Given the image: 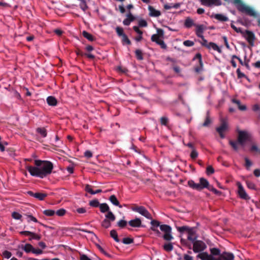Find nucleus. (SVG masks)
<instances>
[{"label": "nucleus", "instance_id": "obj_1", "mask_svg": "<svg viewBox=\"0 0 260 260\" xmlns=\"http://www.w3.org/2000/svg\"><path fill=\"white\" fill-rule=\"evenodd\" d=\"M35 164L36 167L26 166V168L31 175L41 178L50 174L53 168V164L49 161L35 160Z\"/></svg>", "mask_w": 260, "mask_h": 260}, {"label": "nucleus", "instance_id": "obj_2", "mask_svg": "<svg viewBox=\"0 0 260 260\" xmlns=\"http://www.w3.org/2000/svg\"><path fill=\"white\" fill-rule=\"evenodd\" d=\"M151 230L154 232L157 236L160 237L161 233L158 230L159 227L160 230L164 233L162 236L163 238L167 241H171L173 239V237L171 234L172 229L167 224L160 225L159 221L156 220H152L151 221Z\"/></svg>", "mask_w": 260, "mask_h": 260}, {"label": "nucleus", "instance_id": "obj_3", "mask_svg": "<svg viewBox=\"0 0 260 260\" xmlns=\"http://www.w3.org/2000/svg\"><path fill=\"white\" fill-rule=\"evenodd\" d=\"M156 34H154L151 36V40L159 45L162 49H167V45L164 41V31L162 29L157 28L156 29Z\"/></svg>", "mask_w": 260, "mask_h": 260}, {"label": "nucleus", "instance_id": "obj_4", "mask_svg": "<svg viewBox=\"0 0 260 260\" xmlns=\"http://www.w3.org/2000/svg\"><path fill=\"white\" fill-rule=\"evenodd\" d=\"M238 11L244 13L248 15L253 17L256 16V12L250 7H248L245 5L244 4H240L239 6H238Z\"/></svg>", "mask_w": 260, "mask_h": 260}, {"label": "nucleus", "instance_id": "obj_5", "mask_svg": "<svg viewBox=\"0 0 260 260\" xmlns=\"http://www.w3.org/2000/svg\"><path fill=\"white\" fill-rule=\"evenodd\" d=\"M133 211L137 212L147 219H152V217L147 210L143 206H136L132 208Z\"/></svg>", "mask_w": 260, "mask_h": 260}, {"label": "nucleus", "instance_id": "obj_6", "mask_svg": "<svg viewBox=\"0 0 260 260\" xmlns=\"http://www.w3.org/2000/svg\"><path fill=\"white\" fill-rule=\"evenodd\" d=\"M206 248L205 243L200 240L193 241V250L194 252H199L203 251Z\"/></svg>", "mask_w": 260, "mask_h": 260}, {"label": "nucleus", "instance_id": "obj_7", "mask_svg": "<svg viewBox=\"0 0 260 260\" xmlns=\"http://www.w3.org/2000/svg\"><path fill=\"white\" fill-rule=\"evenodd\" d=\"M221 122L220 126L217 127L216 131L220 135V137L223 138L224 137V133L228 129V124L224 119H222Z\"/></svg>", "mask_w": 260, "mask_h": 260}, {"label": "nucleus", "instance_id": "obj_8", "mask_svg": "<svg viewBox=\"0 0 260 260\" xmlns=\"http://www.w3.org/2000/svg\"><path fill=\"white\" fill-rule=\"evenodd\" d=\"M237 185L238 187V193L239 197L243 199L244 200H249L250 199L249 197L246 193L244 187L242 185L241 183L239 182L237 183Z\"/></svg>", "mask_w": 260, "mask_h": 260}, {"label": "nucleus", "instance_id": "obj_9", "mask_svg": "<svg viewBox=\"0 0 260 260\" xmlns=\"http://www.w3.org/2000/svg\"><path fill=\"white\" fill-rule=\"evenodd\" d=\"M248 139V134L244 131H240L238 134V141L240 144L243 145Z\"/></svg>", "mask_w": 260, "mask_h": 260}, {"label": "nucleus", "instance_id": "obj_10", "mask_svg": "<svg viewBox=\"0 0 260 260\" xmlns=\"http://www.w3.org/2000/svg\"><path fill=\"white\" fill-rule=\"evenodd\" d=\"M234 255L233 253L224 252L221 254L216 260H233Z\"/></svg>", "mask_w": 260, "mask_h": 260}, {"label": "nucleus", "instance_id": "obj_11", "mask_svg": "<svg viewBox=\"0 0 260 260\" xmlns=\"http://www.w3.org/2000/svg\"><path fill=\"white\" fill-rule=\"evenodd\" d=\"M196 27V33L199 38H203V34L206 27L204 25H194Z\"/></svg>", "mask_w": 260, "mask_h": 260}, {"label": "nucleus", "instance_id": "obj_12", "mask_svg": "<svg viewBox=\"0 0 260 260\" xmlns=\"http://www.w3.org/2000/svg\"><path fill=\"white\" fill-rule=\"evenodd\" d=\"M187 233V239L188 240L193 242L197 238L195 230L193 228L188 230Z\"/></svg>", "mask_w": 260, "mask_h": 260}, {"label": "nucleus", "instance_id": "obj_13", "mask_svg": "<svg viewBox=\"0 0 260 260\" xmlns=\"http://www.w3.org/2000/svg\"><path fill=\"white\" fill-rule=\"evenodd\" d=\"M198 59L199 62L200 63V67H196L195 68V71L197 73H200L203 69V62L202 60V56L200 53H198L196 54V56L194 57V59Z\"/></svg>", "mask_w": 260, "mask_h": 260}, {"label": "nucleus", "instance_id": "obj_14", "mask_svg": "<svg viewBox=\"0 0 260 260\" xmlns=\"http://www.w3.org/2000/svg\"><path fill=\"white\" fill-rule=\"evenodd\" d=\"M128 223L132 227H140L141 225V220L140 218H136L130 220Z\"/></svg>", "mask_w": 260, "mask_h": 260}, {"label": "nucleus", "instance_id": "obj_15", "mask_svg": "<svg viewBox=\"0 0 260 260\" xmlns=\"http://www.w3.org/2000/svg\"><path fill=\"white\" fill-rule=\"evenodd\" d=\"M148 9L149 11V14L151 16L158 17L160 15V12L155 10L153 7L149 6Z\"/></svg>", "mask_w": 260, "mask_h": 260}, {"label": "nucleus", "instance_id": "obj_16", "mask_svg": "<svg viewBox=\"0 0 260 260\" xmlns=\"http://www.w3.org/2000/svg\"><path fill=\"white\" fill-rule=\"evenodd\" d=\"M245 37L248 42L250 43L253 42L254 39L253 34L249 31H246Z\"/></svg>", "mask_w": 260, "mask_h": 260}, {"label": "nucleus", "instance_id": "obj_17", "mask_svg": "<svg viewBox=\"0 0 260 260\" xmlns=\"http://www.w3.org/2000/svg\"><path fill=\"white\" fill-rule=\"evenodd\" d=\"M79 2V6L80 8L83 11H85L88 9V6L87 5V0H77Z\"/></svg>", "mask_w": 260, "mask_h": 260}, {"label": "nucleus", "instance_id": "obj_18", "mask_svg": "<svg viewBox=\"0 0 260 260\" xmlns=\"http://www.w3.org/2000/svg\"><path fill=\"white\" fill-rule=\"evenodd\" d=\"M47 102L48 105L52 106H56L57 103V100L52 96H48L47 99Z\"/></svg>", "mask_w": 260, "mask_h": 260}, {"label": "nucleus", "instance_id": "obj_19", "mask_svg": "<svg viewBox=\"0 0 260 260\" xmlns=\"http://www.w3.org/2000/svg\"><path fill=\"white\" fill-rule=\"evenodd\" d=\"M109 200L113 205L118 206L119 208H122L121 205L119 204V202L115 195L111 196L109 198Z\"/></svg>", "mask_w": 260, "mask_h": 260}, {"label": "nucleus", "instance_id": "obj_20", "mask_svg": "<svg viewBox=\"0 0 260 260\" xmlns=\"http://www.w3.org/2000/svg\"><path fill=\"white\" fill-rule=\"evenodd\" d=\"M214 17L220 21H226L229 19L226 16L221 14H215Z\"/></svg>", "mask_w": 260, "mask_h": 260}, {"label": "nucleus", "instance_id": "obj_21", "mask_svg": "<svg viewBox=\"0 0 260 260\" xmlns=\"http://www.w3.org/2000/svg\"><path fill=\"white\" fill-rule=\"evenodd\" d=\"M36 131L43 138L47 136V131L44 127H38L37 128Z\"/></svg>", "mask_w": 260, "mask_h": 260}, {"label": "nucleus", "instance_id": "obj_22", "mask_svg": "<svg viewBox=\"0 0 260 260\" xmlns=\"http://www.w3.org/2000/svg\"><path fill=\"white\" fill-rule=\"evenodd\" d=\"M194 25L196 24L194 23L193 21L191 18H187L185 19L184 25L187 28H190L193 25L194 26Z\"/></svg>", "mask_w": 260, "mask_h": 260}, {"label": "nucleus", "instance_id": "obj_23", "mask_svg": "<svg viewBox=\"0 0 260 260\" xmlns=\"http://www.w3.org/2000/svg\"><path fill=\"white\" fill-rule=\"evenodd\" d=\"M200 183L201 184V185L202 186V189H203L204 188H208V187L209 182L205 178H200Z\"/></svg>", "mask_w": 260, "mask_h": 260}, {"label": "nucleus", "instance_id": "obj_24", "mask_svg": "<svg viewBox=\"0 0 260 260\" xmlns=\"http://www.w3.org/2000/svg\"><path fill=\"white\" fill-rule=\"evenodd\" d=\"M208 48H212L214 50L217 51L219 53L221 52V50L220 49V48L214 43H209Z\"/></svg>", "mask_w": 260, "mask_h": 260}, {"label": "nucleus", "instance_id": "obj_25", "mask_svg": "<svg viewBox=\"0 0 260 260\" xmlns=\"http://www.w3.org/2000/svg\"><path fill=\"white\" fill-rule=\"evenodd\" d=\"M82 35L84 37H85L90 41H93L95 40L94 37L92 35H91L90 34L88 33L86 31H83L82 32Z\"/></svg>", "mask_w": 260, "mask_h": 260}, {"label": "nucleus", "instance_id": "obj_26", "mask_svg": "<svg viewBox=\"0 0 260 260\" xmlns=\"http://www.w3.org/2000/svg\"><path fill=\"white\" fill-rule=\"evenodd\" d=\"M100 210L102 213H105L109 211V207L106 203H103L99 206Z\"/></svg>", "mask_w": 260, "mask_h": 260}, {"label": "nucleus", "instance_id": "obj_27", "mask_svg": "<svg viewBox=\"0 0 260 260\" xmlns=\"http://www.w3.org/2000/svg\"><path fill=\"white\" fill-rule=\"evenodd\" d=\"M46 197L47 194L45 193L36 192L35 194V198L40 201L43 200Z\"/></svg>", "mask_w": 260, "mask_h": 260}, {"label": "nucleus", "instance_id": "obj_28", "mask_svg": "<svg viewBox=\"0 0 260 260\" xmlns=\"http://www.w3.org/2000/svg\"><path fill=\"white\" fill-rule=\"evenodd\" d=\"M29 236H30V238L29 239V240H31L32 239H36L37 240H39L41 238V236L40 235L37 234L35 233L31 232L28 233Z\"/></svg>", "mask_w": 260, "mask_h": 260}, {"label": "nucleus", "instance_id": "obj_29", "mask_svg": "<svg viewBox=\"0 0 260 260\" xmlns=\"http://www.w3.org/2000/svg\"><path fill=\"white\" fill-rule=\"evenodd\" d=\"M232 102L233 103L236 104L238 105V108H239V109L240 110L244 111V110H245L246 109V106L245 105H241L240 101L237 100H235V99H233L232 100Z\"/></svg>", "mask_w": 260, "mask_h": 260}, {"label": "nucleus", "instance_id": "obj_30", "mask_svg": "<svg viewBox=\"0 0 260 260\" xmlns=\"http://www.w3.org/2000/svg\"><path fill=\"white\" fill-rule=\"evenodd\" d=\"M106 219L110 221H114L115 219V216L111 211H108V213L106 215Z\"/></svg>", "mask_w": 260, "mask_h": 260}, {"label": "nucleus", "instance_id": "obj_31", "mask_svg": "<svg viewBox=\"0 0 260 260\" xmlns=\"http://www.w3.org/2000/svg\"><path fill=\"white\" fill-rule=\"evenodd\" d=\"M110 236L114 239V240L116 242H119V240L118 238V235H117V232L115 230H113L111 231Z\"/></svg>", "mask_w": 260, "mask_h": 260}, {"label": "nucleus", "instance_id": "obj_32", "mask_svg": "<svg viewBox=\"0 0 260 260\" xmlns=\"http://www.w3.org/2000/svg\"><path fill=\"white\" fill-rule=\"evenodd\" d=\"M34 247L30 244H26L24 245L23 249L26 252H32Z\"/></svg>", "mask_w": 260, "mask_h": 260}, {"label": "nucleus", "instance_id": "obj_33", "mask_svg": "<svg viewBox=\"0 0 260 260\" xmlns=\"http://www.w3.org/2000/svg\"><path fill=\"white\" fill-rule=\"evenodd\" d=\"M102 226L106 229L109 228L111 226L110 220L105 219L102 223Z\"/></svg>", "mask_w": 260, "mask_h": 260}, {"label": "nucleus", "instance_id": "obj_34", "mask_svg": "<svg viewBox=\"0 0 260 260\" xmlns=\"http://www.w3.org/2000/svg\"><path fill=\"white\" fill-rule=\"evenodd\" d=\"M173 248V245L171 243H166L164 245V249L167 251H171Z\"/></svg>", "mask_w": 260, "mask_h": 260}, {"label": "nucleus", "instance_id": "obj_35", "mask_svg": "<svg viewBox=\"0 0 260 260\" xmlns=\"http://www.w3.org/2000/svg\"><path fill=\"white\" fill-rule=\"evenodd\" d=\"M43 213L46 215V216H53L55 213V212L53 210H45L43 211Z\"/></svg>", "mask_w": 260, "mask_h": 260}, {"label": "nucleus", "instance_id": "obj_36", "mask_svg": "<svg viewBox=\"0 0 260 260\" xmlns=\"http://www.w3.org/2000/svg\"><path fill=\"white\" fill-rule=\"evenodd\" d=\"M209 114V112H208L207 113V116H206V120L203 124V125L204 126H208L211 122V120L210 118Z\"/></svg>", "mask_w": 260, "mask_h": 260}, {"label": "nucleus", "instance_id": "obj_37", "mask_svg": "<svg viewBox=\"0 0 260 260\" xmlns=\"http://www.w3.org/2000/svg\"><path fill=\"white\" fill-rule=\"evenodd\" d=\"M239 144V143H238V142H234L233 141H230V144L232 146V147L233 148V149L236 151H237L238 150Z\"/></svg>", "mask_w": 260, "mask_h": 260}, {"label": "nucleus", "instance_id": "obj_38", "mask_svg": "<svg viewBox=\"0 0 260 260\" xmlns=\"http://www.w3.org/2000/svg\"><path fill=\"white\" fill-rule=\"evenodd\" d=\"M89 205L91 206L97 207L99 206L100 204L98 200H93L90 201Z\"/></svg>", "mask_w": 260, "mask_h": 260}, {"label": "nucleus", "instance_id": "obj_39", "mask_svg": "<svg viewBox=\"0 0 260 260\" xmlns=\"http://www.w3.org/2000/svg\"><path fill=\"white\" fill-rule=\"evenodd\" d=\"M134 240L131 238H124L122 240V242L125 244H129L133 243Z\"/></svg>", "mask_w": 260, "mask_h": 260}, {"label": "nucleus", "instance_id": "obj_40", "mask_svg": "<svg viewBox=\"0 0 260 260\" xmlns=\"http://www.w3.org/2000/svg\"><path fill=\"white\" fill-rule=\"evenodd\" d=\"M116 31L117 35L120 37H121L123 35H125V34H124L123 32V28L120 27H117L116 28Z\"/></svg>", "mask_w": 260, "mask_h": 260}, {"label": "nucleus", "instance_id": "obj_41", "mask_svg": "<svg viewBox=\"0 0 260 260\" xmlns=\"http://www.w3.org/2000/svg\"><path fill=\"white\" fill-rule=\"evenodd\" d=\"M121 37L122 41L123 43H126L128 45L131 44V42L125 34L121 36Z\"/></svg>", "mask_w": 260, "mask_h": 260}, {"label": "nucleus", "instance_id": "obj_42", "mask_svg": "<svg viewBox=\"0 0 260 260\" xmlns=\"http://www.w3.org/2000/svg\"><path fill=\"white\" fill-rule=\"evenodd\" d=\"M136 55L137 58L139 60L143 59V55L142 51L140 50H136L135 51Z\"/></svg>", "mask_w": 260, "mask_h": 260}, {"label": "nucleus", "instance_id": "obj_43", "mask_svg": "<svg viewBox=\"0 0 260 260\" xmlns=\"http://www.w3.org/2000/svg\"><path fill=\"white\" fill-rule=\"evenodd\" d=\"M210 252L212 255H217L220 254V250L219 249L213 248L210 249Z\"/></svg>", "mask_w": 260, "mask_h": 260}, {"label": "nucleus", "instance_id": "obj_44", "mask_svg": "<svg viewBox=\"0 0 260 260\" xmlns=\"http://www.w3.org/2000/svg\"><path fill=\"white\" fill-rule=\"evenodd\" d=\"M191 228H188V226H181V227H179L178 228V230L180 232H186L187 233L188 232V230H190Z\"/></svg>", "mask_w": 260, "mask_h": 260}, {"label": "nucleus", "instance_id": "obj_45", "mask_svg": "<svg viewBox=\"0 0 260 260\" xmlns=\"http://www.w3.org/2000/svg\"><path fill=\"white\" fill-rule=\"evenodd\" d=\"M12 216L15 219H20L22 217V215L16 212H13Z\"/></svg>", "mask_w": 260, "mask_h": 260}, {"label": "nucleus", "instance_id": "obj_46", "mask_svg": "<svg viewBox=\"0 0 260 260\" xmlns=\"http://www.w3.org/2000/svg\"><path fill=\"white\" fill-rule=\"evenodd\" d=\"M198 156V153L197 151L194 149V148H193V150H192V151L190 153V157L192 159L196 158Z\"/></svg>", "mask_w": 260, "mask_h": 260}, {"label": "nucleus", "instance_id": "obj_47", "mask_svg": "<svg viewBox=\"0 0 260 260\" xmlns=\"http://www.w3.org/2000/svg\"><path fill=\"white\" fill-rule=\"evenodd\" d=\"M66 212V211L64 209H60L56 211V214L59 216H62L65 214Z\"/></svg>", "mask_w": 260, "mask_h": 260}, {"label": "nucleus", "instance_id": "obj_48", "mask_svg": "<svg viewBox=\"0 0 260 260\" xmlns=\"http://www.w3.org/2000/svg\"><path fill=\"white\" fill-rule=\"evenodd\" d=\"M127 222L124 220H120L117 223L118 225L120 228H124L126 226Z\"/></svg>", "mask_w": 260, "mask_h": 260}, {"label": "nucleus", "instance_id": "obj_49", "mask_svg": "<svg viewBox=\"0 0 260 260\" xmlns=\"http://www.w3.org/2000/svg\"><path fill=\"white\" fill-rule=\"evenodd\" d=\"M183 45L185 46L191 47L194 45V43L191 41L186 40L184 41Z\"/></svg>", "mask_w": 260, "mask_h": 260}, {"label": "nucleus", "instance_id": "obj_50", "mask_svg": "<svg viewBox=\"0 0 260 260\" xmlns=\"http://www.w3.org/2000/svg\"><path fill=\"white\" fill-rule=\"evenodd\" d=\"M245 166L247 168V169H249L250 167L252 165L251 161L247 158H245Z\"/></svg>", "mask_w": 260, "mask_h": 260}, {"label": "nucleus", "instance_id": "obj_51", "mask_svg": "<svg viewBox=\"0 0 260 260\" xmlns=\"http://www.w3.org/2000/svg\"><path fill=\"white\" fill-rule=\"evenodd\" d=\"M25 216L28 218L29 219V220H28V222H29L30 221H34L35 222H38L37 219L35 217H34L32 215H29V214H25Z\"/></svg>", "mask_w": 260, "mask_h": 260}, {"label": "nucleus", "instance_id": "obj_52", "mask_svg": "<svg viewBox=\"0 0 260 260\" xmlns=\"http://www.w3.org/2000/svg\"><path fill=\"white\" fill-rule=\"evenodd\" d=\"M85 190L86 191L90 193L91 194H92L93 193V190H92L91 186L88 184L86 185Z\"/></svg>", "mask_w": 260, "mask_h": 260}, {"label": "nucleus", "instance_id": "obj_53", "mask_svg": "<svg viewBox=\"0 0 260 260\" xmlns=\"http://www.w3.org/2000/svg\"><path fill=\"white\" fill-rule=\"evenodd\" d=\"M247 186L251 189H255V184L251 182L247 181L246 182Z\"/></svg>", "mask_w": 260, "mask_h": 260}, {"label": "nucleus", "instance_id": "obj_54", "mask_svg": "<svg viewBox=\"0 0 260 260\" xmlns=\"http://www.w3.org/2000/svg\"><path fill=\"white\" fill-rule=\"evenodd\" d=\"M206 172L208 175H210L214 172V170L212 166H208L207 168Z\"/></svg>", "mask_w": 260, "mask_h": 260}, {"label": "nucleus", "instance_id": "obj_55", "mask_svg": "<svg viewBox=\"0 0 260 260\" xmlns=\"http://www.w3.org/2000/svg\"><path fill=\"white\" fill-rule=\"evenodd\" d=\"M3 255L6 258H9L11 256V253L8 251L5 250L3 252Z\"/></svg>", "mask_w": 260, "mask_h": 260}, {"label": "nucleus", "instance_id": "obj_56", "mask_svg": "<svg viewBox=\"0 0 260 260\" xmlns=\"http://www.w3.org/2000/svg\"><path fill=\"white\" fill-rule=\"evenodd\" d=\"M188 185L193 189H196V183L193 180H189L188 181Z\"/></svg>", "mask_w": 260, "mask_h": 260}, {"label": "nucleus", "instance_id": "obj_57", "mask_svg": "<svg viewBox=\"0 0 260 260\" xmlns=\"http://www.w3.org/2000/svg\"><path fill=\"white\" fill-rule=\"evenodd\" d=\"M139 25L141 27H145L147 26V22L144 20H140L139 21Z\"/></svg>", "mask_w": 260, "mask_h": 260}, {"label": "nucleus", "instance_id": "obj_58", "mask_svg": "<svg viewBox=\"0 0 260 260\" xmlns=\"http://www.w3.org/2000/svg\"><path fill=\"white\" fill-rule=\"evenodd\" d=\"M84 156L88 158H90L92 156V153L89 150H87L84 152Z\"/></svg>", "mask_w": 260, "mask_h": 260}, {"label": "nucleus", "instance_id": "obj_59", "mask_svg": "<svg viewBox=\"0 0 260 260\" xmlns=\"http://www.w3.org/2000/svg\"><path fill=\"white\" fill-rule=\"evenodd\" d=\"M168 120V118L166 117H162L160 118V122H161V124H163V125H167Z\"/></svg>", "mask_w": 260, "mask_h": 260}, {"label": "nucleus", "instance_id": "obj_60", "mask_svg": "<svg viewBox=\"0 0 260 260\" xmlns=\"http://www.w3.org/2000/svg\"><path fill=\"white\" fill-rule=\"evenodd\" d=\"M201 38L202 39V45H203V46L206 47L207 48H208V46H209V43H208L207 41L205 39L204 36H203V38Z\"/></svg>", "mask_w": 260, "mask_h": 260}, {"label": "nucleus", "instance_id": "obj_61", "mask_svg": "<svg viewBox=\"0 0 260 260\" xmlns=\"http://www.w3.org/2000/svg\"><path fill=\"white\" fill-rule=\"evenodd\" d=\"M32 253L37 254H40L42 253L43 251L42 250L40 249H35L33 248Z\"/></svg>", "mask_w": 260, "mask_h": 260}, {"label": "nucleus", "instance_id": "obj_62", "mask_svg": "<svg viewBox=\"0 0 260 260\" xmlns=\"http://www.w3.org/2000/svg\"><path fill=\"white\" fill-rule=\"evenodd\" d=\"M80 260H91L85 254H81L80 255Z\"/></svg>", "mask_w": 260, "mask_h": 260}, {"label": "nucleus", "instance_id": "obj_63", "mask_svg": "<svg viewBox=\"0 0 260 260\" xmlns=\"http://www.w3.org/2000/svg\"><path fill=\"white\" fill-rule=\"evenodd\" d=\"M183 260H193V257L188 254H184L183 256Z\"/></svg>", "mask_w": 260, "mask_h": 260}, {"label": "nucleus", "instance_id": "obj_64", "mask_svg": "<svg viewBox=\"0 0 260 260\" xmlns=\"http://www.w3.org/2000/svg\"><path fill=\"white\" fill-rule=\"evenodd\" d=\"M254 175L258 177L260 176V170L259 169H255L253 172Z\"/></svg>", "mask_w": 260, "mask_h": 260}]
</instances>
